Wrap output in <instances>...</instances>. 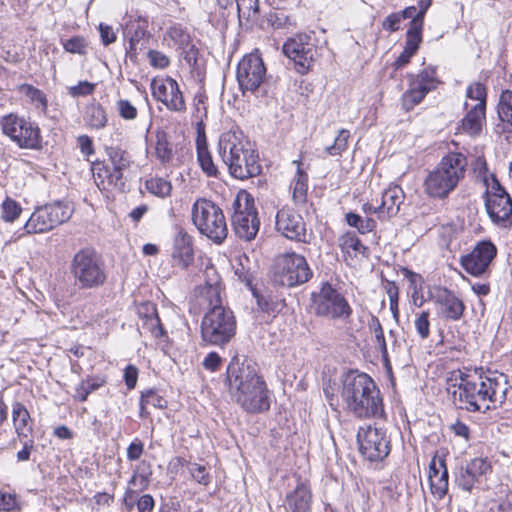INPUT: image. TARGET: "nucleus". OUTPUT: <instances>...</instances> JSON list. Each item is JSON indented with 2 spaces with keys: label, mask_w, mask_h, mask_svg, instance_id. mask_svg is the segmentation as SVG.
I'll list each match as a JSON object with an SVG mask.
<instances>
[{
  "label": "nucleus",
  "mask_w": 512,
  "mask_h": 512,
  "mask_svg": "<svg viewBox=\"0 0 512 512\" xmlns=\"http://www.w3.org/2000/svg\"><path fill=\"white\" fill-rule=\"evenodd\" d=\"M448 393L451 394L458 409L468 412L485 413L506 399L507 376L494 377L484 375L482 368L453 370L447 379Z\"/></svg>",
  "instance_id": "1"
},
{
  "label": "nucleus",
  "mask_w": 512,
  "mask_h": 512,
  "mask_svg": "<svg viewBox=\"0 0 512 512\" xmlns=\"http://www.w3.org/2000/svg\"><path fill=\"white\" fill-rule=\"evenodd\" d=\"M226 383L231 399L251 414L270 409V396L266 382L259 374L257 364L234 356L226 371Z\"/></svg>",
  "instance_id": "2"
},
{
  "label": "nucleus",
  "mask_w": 512,
  "mask_h": 512,
  "mask_svg": "<svg viewBox=\"0 0 512 512\" xmlns=\"http://www.w3.org/2000/svg\"><path fill=\"white\" fill-rule=\"evenodd\" d=\"M205 298L209 310L201 322V338L209 345L224 346L236 333V320L233 312L222 305L219 275L213 266L205 270Z\"/></svg>",
  "instance_id": "3"
},
{
  "label": "nucleus",
  "mask_w": 512,
  "mask_h": 512,
  "mask_svg": "<svg viewBox=\"0 0 512 512\" xmlns=\"http://www.w3.org/2000/svg\"><path fill=\"white\" fill-rule=\"evenodd\" d=\"M340 395L346 410L356 418H381L384 415L380 390L366 373L347 372L342 378Z\"/></svg>",
  "instance_id": "4"
},
{
  "label": "nucleus",
  "mask_w": 512,
  "mask_h": 512,
  "mask_svg": "<svg viewBox=\"0 0 512 512\" xmlns=\"http://www.w3.org/2000/svg\"><path fill=\"white\" fill-rule=\"evenodd\" d=\"M218 153L230 174L237 179L244 180L261 173L258 154L249 142L240 140L235 133L228 132L220 137Z\"/></svg>",
  "instance_id": "5"
},
{
  "label": "nucleus",
  "mask_w": 512,
  "mask_h": 512,
  "mask_svg": "<svg viewBox=\"0 0 512 512\" xmlns=\"http://www.w3.org/2000/svg\"><path fill=\"white\" fill-rule=\"evenodd\" d=\"M467 157L460 152H449L424 180V191L430 197L444 199L465 177Z\"/></svg>",
  "instance_id": "6"
},
{
  "label": "nucleus",
  "mask_w": 512,
  "mask_h": 512,
  "mask_svg": "<svg viewBox=\"0 0 512 512\" xmlns=\"http://www.w3.org/2000/svg\"><path fill=\"white\" fill-rule=\"evenodd\" d=\"M69 268L75 285L82 290L97 289L107 280L104 261L93 248H82L75 253Z\"/></svg>",
  "instance_id": "7"
},
{
  "label": "nucleus",
  "mask_w": 512,
  "mask_h": 512,
  "mask_svg": "<svg viewBox=\"0 0 512 512\" xmlns=\"http://www.w3.org/2000/svg\"><path fill=\"white\" fill-rule=\"evenodd\" d=\"M192 222L198 231L214 243H222L228 228L222 209L213 201L206 198L197 199L192 205Z\"/></svg>",
  "instance_id": "8"
},
{
  "label": "nucleus",
  "mask_w": 512,
  "mask_h": 512,
  "mask_svg": "<svg viewBox=\"0 0 512 512\" xmlns=\"http://www.w3.org/2000/svg\"><path fill=\"white\" fill-rule=\"evenodd\" d=\"M312 275L306 258L295 252L280 255L275 261L274 280L281 286L304 284Z\"/></svg>",
  "instance_id": "9"
},
{
  "label": "nucleus",
  "mask_w": 512,
  "mask_h": 512,
  "mask_svg": "<svg viewBox=\"0 0 512 512\" xmlns=\"http://www.w3.org/2000/svg\"><path fill=\"white\" fill-rule=\"evenodd\" d=\"M1 128L4 135L9 137L22 149L41 148V135L39 127L30 120L10 113L1 119Z\"/></svg>",
  "instance_id": "10"
},
{
  "label": "nucleus",
  "mask_w": 512,
  "mask_h": 512,
  "mask_svg": "<svg viewBox=\"0 0 512 512\" xmlns=\"http://www.w3.org/2000/svg\"><path fill=\"white\" fill-rule=\"evenodd\" d=\"M485 208L491 221L503 228L512 225V199L497 179L487 188Z\"/></svg>",
  "instance_id": "11"
},
{
  "label": "nucleus",
  "mask_w": 512,
  "mask_h": 512,
  "mask_svg": "<svg viewBox=\"0 0 512 512\" xmlns=\"http://www.w3.org/2000/svg\"><path fill=\"white\" fill-rule=\"evenodd\" d=\"M72 211L60 202L37 208L25 223L27 234L44 233L54 229L71 217Z\"/></svg>",
  "instance_id": "12"
},
{
  "label": "nucleus",
  "mask_w": 512,
  "mask_h": 512,
  "mask_svg": "<svg viewBox=\"0 0 512 512\" xmlns=\"http://www.w3.org/2000/svg\"><path fill=\"white\" fill-rule=\"evenodd\" d=\"M357 441L360 453L370 462L384 460L391 450L390 439L386 431L371 425L360 427Z\"/></svg>",
  "instance_id": "13"
},
{
  "label": "nucleus",
  "mask_w": 512,
  "mask_h": 512,
  "mask_svg": "<svg viewBox=\"0 0 512 512\" xmlns=\"http://www.w3.org/2000/svg\"><path fill=\"white\" fill-rule=\"evenodd\" d=\"M315 312L330 319L346 320L351 316L352 308L341 293L326 283L315 301Z\"/></svg>",
  "instance_id": "14"
},
{
  "label": "nucleus",
  "mask_w": 512,
  "mask_h": 512,
  "mask_svg": "<svg viewBox=\"0 0 512 512\" xmlns=\"http://www.w3.org/2000/svg\"><path fill=\"white\" fill-rule=\"evenodd\" d=\"M265 76L266 67L258 54L245 55L238 63L236 79L243 94L255 92L263 83Z\"/></svg>",
  "instance_id": "15"
},
{
  "label": "nucleus",
  "mask_w": 512,
  "mask_h": 512,
  "mask_svg": "<svg viewBox=\"0 0 512 512\" xmlns=\"http://www.w3.org/2000/svg\"><path fill=\"white\" fill-rule=\"evenodd\" d=\"M283 53L293 60L298 73L305 74L311 67L316 55V47L307 34H298L283 45Z\"/></svg>",
  "instance_id": "16"
},
{
  "label": "nucleus",
  "mask_w": 512,
  "mask_h": 512,
  "mask_svg": "<svg viewBox=\"0 0 512 512\" xmlns=\"http://www.w3.org/2000/svg\"><path fill=\"white\" fill-rule=\"evenodd\" d=\"M276 230L289 240L310 243L312 233H308L303 217L291 208H282L276 214Z\"/></svg>",
  "instance_id": "17"
},
{
  "label": "nucleus",
  "mask_w": 512,
  "mask_h": 512,
  "mask_svg": "<svg viewBox=\"0 0 512 512\" xmlns=\"http://www.w3.org/2000/svg\"><path fill=\"white\" fill-rule=\"evenodd\" d=\"M153 97L172 112L186 111V102L177 81L171 77L154 79L151 83Z\"/></svg>",
  "instance_id": "18"
},
{
  "label": "nucleus",
  "mask_w": 512,
  "mask_h": 512,
  "mask_svg": "<svg viewBox=\"0 0 512 512\" xmlns=\"http://www.w3.org/2000/svg\"><path fill=\"white\" fill-rule=\"evenodd\" d=\"M235 212L232 216V226L237 237L245 241H251L255 239L259 227L260 220L258 213L249 201H246L244 209H241L239 199L235 201Z\"/></svg>",
  "instance_id": "19"
},
{
  "label": "nucleus",
  "mask_w": 512,
  "mask_h": 512,
  "mask_svg": "<svg viewBox=\"0 0 512 512\" xmlns=\"http://www.w3.org/2000/svg\"><path fill=\"white\" fill-rule=\"evenodd\" d=\"M123 33L125 39L129 42V46L126 49V56L130 61L136 63L138 53L147 48L151 36L148 31L147 19L142 17L131 18L126 22Z\"/></svg>",
  "instance_id": "20"
},
{
  "label": "nucleus",
  "mask_w": 512,
  "mask_h": 512,
  "mask_svg": "<svg viewBox=\"0 0 512 512\" xmlns=\"http://www.w3.org/2000/svg\"><path fill=\"white\" fill-rule=\"evenodd\" d=\"M492 466L487 458H474L460 465L454 473L455 484L464 491L470 492L479 478L491 472Z\"/></svg>",
  "instance_id": "21"
},
{
  "label": "nucleus",
  "mask_w": 512,
  "mask_h": 512,
  "mask_svg": "<svg viewBox=\"0 0 512 512\" xmlns=\"http://www.w3.org/2000/svg\"><path fill=\"white\" fill-rule=\"evenodd\" d=\"M496 252V247L491 242H481L470 254L462 257V267L471 275H482L496 256Z\"/></svg>",
  "instance_id": "22"
},
{
  "label": "nucleus",
  "mask_w": 512,
  "mask_h": 512,
  "mask_svg": "<svg viewBox=\"0 0 512 512\" xmlns=\"http://www.w3.org/2000/svg\"><path fill=\"white\" fill-rule=\"evenodd\" d=\"M432 298L442 318L457 321L462 317L465 310L464 303L452 291L447 288H437Z\"/></svg>",
  "instance_id": "23"
},
{
  "label": "nucleus",
  "mask_w": 512,
  "mask_h": 512,
  "mask_svg": "<svg viewBox=\"0 0 512 512\" xmlns=\"http://www.w3.org/2000/svg\"><path fill=\"white\" fill-rule=\"evenodd\" d=\"M311 503L310 486L298 478L295 488L287 493L285 497V512H311Z\"/></svg>",
  "instance_id": "24"
},
{
  "label": "nucleus",
  "mask_w": 512,
  "mask_h": 512,
  "mask_svg": "<svg viewBox=\"0 0 512 512\" xmlns=\"http://www.w3.org/2000/svg\"><path fill=\"white\" fill-rule=\"evenodd\" d=\"M172 257L182 269L187 268L193 261V239L183 229H179L174 238Z\"/></svg>",
  "instance_id": "25"
},
{
  "label": "nucleus",
  "mask_w": 512,
  "mask_h": 512,
  "mask_svg": "<svg viewBox=\"0 0 512 512\" xmlns=\"http://www.w3.org/2000/svg\"><path fill=\"white\" fill-rule=\"evenodd\" d=\"M93 175L100 189H115L120 192L125 191L126 177L124 176V171H118L117 169H111L108 165H103L98 167Z\"/></svg>",
  "instance_id": "26"
},
{
  "label": "nucleus",
  "mask_w": 512,
  "mask_h": 512,
  "mask_svg": "<svg viewBox=\"0 0 512 512\" xmlns=\"http://www.w3.org/2000/svg\"><path fill=\"white\" fill-rule=\"evenodd\" d=\"M12 423L19 440L32 436L34 421L22 402L15 401L12 403Z\"/></svg>",
  "instance_id": "27"
},
{
  "label": "nucleus",
  "mask_w": 512,
  "mask_h": 512,
  "mask_svg": "<svg viewBox=\"0 0 512 512\" xmlns=\"http://www.w3.org/2000/svg\"><path fill=\"white\" fill-rule=\"evenodd\" d=\"M405 194L398 185L388 187L382 194V203L378 206L380 217H393L398 214Z\"/></svg>",
  "instance_id": "28"
},
{
  "label": "nucleus",
  "mask_w": 512,
  "mask_h": 512,
  "mask_svg": "<svg viewBox=\"0 0 512 512\" xmlns=\"http://www.w3.org/2000/svg\"><path fill=\"white\" fill-rule=\"evenodd\" d=\"M197 161L201 170L208 177H218L219 170L213 161L212 155L208 150L205 133L199 134L196 139Z\"/></svg>",
  "instance_id": "29"
},
{
  "label": "nucleus",
  "mask_w": 512,
  "mask_h": 512,
  "mask_svg": "<svg viewBox=\"0 0 512 512\" xmlns=\"http://www.w3.org/2000/svg\"><path fill=\"white\" fill-rule=\"evenodd\" d=\"M485 111L483 104L473 106L461 121L462 131L470 136L479 135L485 121Z\"/></svg>",
  "instance_id": "30"
},
{
  "label": "nucleus",
  "mask_w": 512,
  "mask_h": 512,
  "mask_svg": "<svg viewBox=\"0 0 512 512\" xmlns=\"http://www.w3.org/2000/svg\"><path fill=\"white\" fill-rule=\"evenodd\" d=\"M138 313L139 316L143 317L144 319V327H146L152 333L153 336L160 337L164 334V330L160 322L156 306L153 303H143L139 307Z\"/></svg>",
  "instance_id": "31"
},
{
  "label": "nucleus",
  "mask_w": 512,
  "mask_h": 512,
  "mask_svg": "<svg viewBox=\"0 0 512 512\" xmlns=\"http://www.w3.org/2000/svg\"><path fill=\"white\" fill-rule=\"evenodd\" d=\"M85 123L92 129H102L107 125L108 119L105 109L100 104L88 105L84 115Z\"/></svg>",
  "instance_id": "32"
},
{
  "label": "nucleus",
  "mask_w": 512,
  "mask_h": 512,
  "mask_svg": "<svg viewBox=\"0 0 512 512\" xmlns=\"http://www.w3.org/2000/svg\"><path fill=\"white\" fill-rule=\"evenodd\" d=\"M410 82L414 83L415 87L425 89L428 93L436 89L439 81L436 77V69L428 67L423 69L417 75H410Z\"/></svg>",
  "instance_id": "33"
},
{
  "label": "nucleus",
  "mask_w": 512,
  "mask_h": 512,
  "mask_svg": "<svg viewBox=\"0 0 512 512\" xmlns=\"http://www.w3.org/2000/svg\"><path fill=\"white\" fill-rule=\"evenodd\" d=\"M300 165L301 163L298 162L297 172L293 180V200L296 204L305 203L308 190V175L301 169Z\"/></svg>",
  "instance_id": "34"
},
{
  "label": "nucleus",
  "mask_w": 512,
  "mask_h": 512,
  "mask_svg": "<svg viewBox=\"0 0 512 512\" xmlns=\"http://www.w3.org/2000/svg\"><path fill=\"white\" fill-rule=\"evenodd\" d=\"M339 246L343 252L354 254H366L368 248L361 242L354 232L348 231L339 238Z\"/></svg>",
  "instance_id": "35"
},
{
  "label": "nucleus",
  "mask_w": 512,
  "mask_h": 512,
  "mask_svg": "<svg viewBox=\"0 0 512 512\" xmlns=\"http://www.w3.org/2000/svg\"><path fill=\"white\" fill-rule=\"evenodd\" d=\"M424 24L419 23L417 20L410 21L409 28L406 32V41L405 46L409 52H413L416 54V52L419 49V46L422 42V31H423Z\"/></svg>",
  "instance_id": "36"
},
{
  "label": "nucleus",
  "mask_w": 512,
  "mask_h": 512,
  "mask_svg": "<svg viewBox=\"0 0 512 512\" xmlns=\"http://www.w3.org/2000/svg\"><path fill=\"white\" fill-rule=\"evenodd\" d=\"M345 220L350 227L356 228L360 234H367L376 228V221L369 217H362L357 213L348 212Z\"/></svg>",
  "instance_id": "37"
},
{
  "label": "nucleus",
  "mask_w": 512,
  "mask_h": 512,
  "mask_svg": "<svg viewBox=\"0 0 512 512\" xmlns=\"http://www.w3.org/2000/svg\"><path fill=\"white\" fill-rule=\"evenodd\" d=\"M155 155L163 165L170 163L173 159L172 147L165 132H158L156 135Z\"/></svg>",
  "instance_id": "38"
},
{
  "label": "nucleus",
  "mask_w": 512,
  "mask_h": 512,
  "mask_svg": "<svg viewBox=\"0 0 512 512\" xmlns=\"http://www.w3.org/2000/svg\"><path fill=\"white\" fill-rule=\"evenodd\" d=\"M107 155L111 163V169H117L118 171H126L131 163L128 152L119 147L107 148Z\"/></svg>",
  "instance_id": "39"
},
{
  "label": "nucleus",
  "mask_w": 512,
  "mask_h": 512,
  "mask_svg": "<svg viewBox=\"0 0 512 512\" xmlns=\"http://www.w3.org/2000/svg\"><path fill=\"white\" fill-rule=\"evenodd\" d=\"M428 94L425 89H421L414 86V83H409V89L402 95L401 101L402 106L406 111L412 110L418 105Z\"/></svg>",
  "instance_id": "40"
},
{
  "label": "nucleus",
  "mask_w": 512,
  "mask_h": 512,
  "mask_svg": "<svg viewBox=\"0 0 512 512\" xmlns=\"http://www.w3.org/2000/svg\"><path fill=\"white\" fill-rule=\"evenodd\" d=\"M145 187L151 194L160 198H166L170 196L172 192L171 182L162 177H154L146 180Z\"/></svg>",
  "instance_id": "41"
},
{
  "label": "nucleus",
  "mask_w": 512,
  "mask_h": 512,
  "mask_svg": "<svg viewBox=\"0 0 512 512\" xmlns=\"http://www.w3.org/2000/svg\"><path fill=\"white\" fill-rule=\"evenodd\" d=\"M104 384L105 380L102 378H88L82 380L75 389V398L80 402H84L92 392L96 391Z\"/></svg>",
  "instance_id": "42"
},
{
  "label": "nucleus",
  "mask_w": 512,
  "mask_h": 512,
  "mask_svg": "<svg viewBox=\"0 0 512 512\" xmlns=\"http://www.w3.org/2000/svg\"><path fill=\"white\" fill-rule=\"evenodd\" d=\"M439 465L442 467V472L433 482H430V490L433 495L442 499L448 491L449 474L444 459H439Z\"/></svg>",
  "instance_id": "43"
},
{
  "label": "nucleus",
  "mask_w": 512,
  "mask_h": 512,
  "mask_svg": "<svg viewBox=\"0 0 512 512\" xmlns=\"http://www.w3.org/2000/svg\"><path fill=\"white\" fill-rule=\"evenodd\" d=\"M207 99L205 92H198L194 97V117L197 120L198 135L204 132L203 121L207 118Z\"/></svg>",
  "instance_id": "44"
},
{
  "label": "nucleus",
  "mask_w": 512,
  "mask_h": 512,
  "mask_svg": "<svg viewBox=\"0 0 512 512\" xmlns=\"http://www.w3.org/2000/svg\"><path fill=\"white\" fill-rule=\"evenodd\" d=\"M349 138L350 131L347 129H341L333 144L326 147V153L330 156H340L347 149Z\"/></svg>",
  "instance_id": "45"
},
{
  "label": "nucleus",
  "mask_w": 512,
  "mask_h": 512,
  "mask_svg": "<svg viewBox=\"0 0 512 512\" xmlns=\"http://www.w3.org/2000/svg\"><path fill=\"white\" fill-rule=\"evenodd\" d=\"M2 209V219L6 222H13L16 220L21 212V206L13 199L7 197L1 206Z\"/></svg>",
  "instance_id": "46"
},
{
  "label": "nucleus",
  "mask_w": 512,
  "mask_h": 512,
  "mask_svg": "<svg viewBox=\"0 0 512 512\" xmlns=\"http://www.w3.org/2000/svg\"><path fill=\"white\" fill-rule=\"evenodd\" d=\"M21 91L28 97L33 103H37L42 110L47 109V98L46 95L38 88L29 85L23 84L21 86Z\"/></svg>",
  "instance_id": "47"
},
{
  "label": "nucleus",
  "mask_w": 512,
  "mask_h": 512,
  "mask_svg": "<svg viewBox=\"0 0 512 512\" xmlns=\"http://www.w3.org/2000/svg\"><path fill=\"white\" fill-rule=\"evenodd\" d=\"M87 47L88 43L83 36H74L63 41L65 51L72 54L84 55L86 54Z\"/></svg>",
  "instance_id": "48"
},
{
  "label": "nucleus",
  "mask_w": 512,
  "mask_h": 512,
  "mask_svg": "<svg viewBox=\"0 0 512 512\" xmlns=\"http://www.w3.org/2000/svg\"><path fill=\"white\" fill-rule=\"evenodd\" d=\"M188 471L191 477L204 486H207L211 482V476L204 465L198 463H188Z\"/></svg>",
  "instance_id": "49"
},
{
  "label": "nucleus",
  "mask_w": 512,
  "mask_h": 512,
  "mask_svg": "<svg viewBox=\"0 0 512 512\" xmlns=\"http://www.w3.org/2000/svg\"><path fill=\"white\" fill-rule=\"evenodd\" d=\"M236 5L239 17L247 20L256 17L259 10L258 0H240Z\"/></svg>",
  "instance_id": "50"
},
{
  "label": "nucleus",
  "mask_w": 512,
  "mask_h": 512,
  "mask_svg": "<svg viewBox=\"0 0 512 512\" xmlns=\"http://www.w3.org/2000/svg\"><path fill=\"white\" fill-rule=\"evenodd\" d=\"M116 107L119 116L127 121H132L137 118V108L127 99H119L116 102Z\"/></svg>",
  "instance_id": "51"
},
{
  "label": "nucleus",
  "mask_w": 512,
  "mask_h": 512,
  "mask_svg": "<svg viewBox=\"0 0 512 512\" xmlns=\"http://www.w3.org/2000/svg\"><path fill=\"white\" fill-rule=\"evenodd\" d=\"M466 96L470 99L477 100V104H483V109H486V88L480 82L472 83L468 86Z\"/></svg>",
  "instance_id": "52"
},
{
  "label": "nucleus",
  "mask_w": 512,
  "mask_h": 512,
  "mask_svg": "<svg viewBox=\"0 0 512 512\" xmlns=\"http://www.w3.org/2000/svg\"><path fill=\"white\" fill-rule=\"evenodd\" d=\"M148 405L155 408L165 409L167 407V401L160 396L154 389H148L141 392V397Z\"/></svg>",
  "instance_id": "53"
},
{
  "label": "nucleus",
  "mask_w": 512,
  "mask_h": 512,
  "mask_svg": "<svg viewBox=\"0 0 512 512\" xmlns=\"http://www.w3.org/2000/svg\"><path fill=\"white\" fill-rule=\"evenodd\" d=\"M268 22L274 29H281L292 25L290 16H288L284 10H277L270 13Z\"/></svg>",
  "instance_id": "54"
},
{
  "label": "nucleus",
  "mask_w": 512,
  "mask_h": 512,
  "mask_svg": "<svg viewBox=\"0 0 512 512\" xmlns=\"http://www.w3.org/2000/svg\"><path fill=\"white\" fill-rule=\"evenodd\" d=\"M417 333L422 339L428 338L430 334L429 313L423 311L414 322Z\"/></svg>",
  "instance_id": "55"
},
{
  "label": "nucleus",
  "mask_w": 512,
  "mask_h": 512,
  "mask_svg": "<svg viewBox=\"0 0 512 512\" xmlns=\"http://www.w3.org/2000/svg\"><path fill=\"white\" fill-rule=\"evenodd\" d=\"M147 56H148L150 65L153 66L154 68L164 69V68L168 67L170 64L169 57L160 51L149 50Z\"/></svg>",
  "instance_id": "56"
},
{
  "label": "nucleus",
  "mask_w": 512,
  "mask_h": 512,
  "mask_svg": "<svg viewBox=\"0 0 512 512\" xmlns=\"http://www.w3.org/2000/svg\"><path fill=\"white\" fill-rule=\"evenodd\" d=\"M96 85L88 81H80L77 85L69 88L72 97L88 96L94 93Z\"/></svg>",
  "instance_id": "57"
},
{
  "label": "nucleus",
  "mask_w": 512,
  "mask_h": 512,
  "mask_svg": "<svg viewBox=\"0 0 512 512\" xmlns=\"http://www.w3.org/2000/svg\"><path fill=\"white\" fill-rule=\"evenodd\" d=\"M403 18L400 12L389 14L382 22V28L388 32H396L400 29Z\"/></svg>",
  "instance_id": "58"
},
{
  "label": "nucleus",
  "mask_w": 512,
  "mask_h": 512,
  "mask_svg": "<svg viewBox=\"0 0 512 512\" xmlns=\"http://www.w3.org/2000/svg\"><path fill=\"white\" fill-rule=\"evenodd\" d=\"M199 51L194 45H190L183 51V59L194 70L199 69Z\"/></svg>",
  "instance_id": "59"
},
{
  "label": "nucleus",
  "mask_w": 512,
  "mask_h": 512,
  "mask_svg": "<svg viewBox=\"0 0 512 512\" xmlns=\"http://www.w3.org/2000/svg\"><path fill=\"white\" fill-rule=\"evenodd\" d=\"M20 442L23 444V447L17 452L16 458L18 462H25L30 459L31 452L35 450V442L30 437L22 439Z\"/></svg>",
  "instance_id": "60"
},
{
  "label": "nucleus",
  "mask_w": 512,
  "mask_h": 512,
  "mask_svg": "<svg viewBox=\"0 0 512 512\" xmlns=\"http://www.w3.org/2000/svg\"><path fill=\"white\" fill-rule=\"evenodd\" d=\"M144 452V444L141 440L135 439L127 448V459L130 461L138 460Z\"/></svg>",
  "instance_id": "61"
},
{
  "label": "nucleus",
  "mask_w": 512,
  "mask_h": 512,
  "mask_svg": "<svg viewBox=\"0 0 512 512\" xmlns=\"http://www.w3.org/2000/svg\"><path fill=\"white\" fill-rule=\"evenodd\" d=\"M17 506L16 496L10 493L0 492V511H12Z\"/></svg>",
  "instance_id": "62"
},
{
  "label": "nucleus",
  "mask_w": 512,
  "mask_h": 512,
  "mask_svg": "<svg viewBox=\"0 0 512 512\" xmlns=\"http://www.w3.org/2000/svg\"><path fill=\"white\" fill-rule=\"evenodd\" d=\"M138 379V369L134 365H128L124 370V381L129 390L135 388Z\"/></svg>",
  "instance_id": "63"
},
{
  "label": "nucleus",
  "mask_w": 512,
  "mask_h": 512,
  "mask_svg": "<svg viewBox=\"0 0 512 512\" xmlns=\"http://www.w3.org/2000/svg\"><path fill=\"white\" fill-rule=\"evenodd\" d=\"M138 512H153L155 501L150 494L142 495L137 501Z\"/></svg>",
  "instance_id": "64"
}]
</instances>
